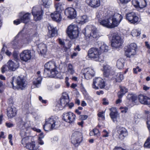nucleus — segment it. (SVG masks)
I'll use <instances>...</instances> for the list:
<instances>
[{
  "label": "nucleus",
  "mask_w": 150,
  "mask_h": 150,
  "mask_svg": "<svg viewBox=\"0 0 150 150\" xmlns=\"http://www.w3.org/2000/svg\"><path fill=\"white\" fill-rule=\"evenodd\" d=\"M102 17V16L100 12L97 13L96 15V18L98 19V22L99 23V21H101V18Z\"/></svg>",
  "instance_id": "5fc2aeb1"
},
{
  "label": "nucleus",
  "mask_w": 150,
  "mask_h": 150,
  "mask_svg": "<svg viewBox=\"0 0 150 150\" xmlns=\"http://www.w3.org/2000/svg\"><path fill=\"white\" fill-rule=\"evenodd\" d=\"M128 92V89L125 87H120V91L118 93V96L119 98H121L125 93Z\"/></svg>",
  "instance_id": "4c0bfd02"
},
{
  "label": "nucleus",
  "mask_w": 150,
  "mask_h": 150,
  "mask_svg": "<svg viewBox=\"0 0 150 150\" xmlns=\"http://www.w3.org/2000/svg\"><path fill=\"white\" fill-rule=\"evenodd\" d=\"M69 80V78L68 77H66L65 78V83L67 86V87H69L70 86L69 83L68 81Z\"/></svg>",
  "instance_id": "69168bd1"
},
{
  "label": "nucleus",
  "mask_w": 150,
  "mask_h": 150,
  "mask_svg": "<svg viewBox=\"0 0 150 150\" xmlns=\"http://www.w3.org/2000/svg\"><path fill=\"white\" fill-rule=\"evenodd\" d=\"M111 111L110 113V116L114 122L117 121V119L119 117V114L117 112L116 109L115 108H112L111 109Z\"/></svg>",
  "instance_id": "cd10ccee"
},
{
  "label": "nucleus",
  "mask_w": 150,
  "mask_h": 150,
  "mask_svg": "<svg viewBox=\"0 0 150 150\" xmlns=\"http://www.w3.org/2000/svg\"><path fill=\"white\" fill-rule=\"evenodd\" d=\"M122 40L121 37L117 35H114L112 38L111 46L114 49L119 48L122 45Z\"/></svg>",
  "instance_id": "9b49d317"
},
{
  "label": "nucleus",
  "mask_w": 150,
  "mask_h": 150,
  "mask_svg": "<svg viewBox=\"0 0 150 150\" xmlns=\"http://www.w3.org/2000/svg\"><path fill=\"white\" fill-rule=\"evenodd\" d=\"M58 42L59 44L60 45L61 47L64 50H65L66 49V47L65 46V44L64 42V40L63 39L61 38H59L58 39Z\"/></svg>",
  "instance_id": "49530a36"
},
{
  "label": "nucleus",
  "mask_w": 150,
  "mask_h": 150,
  "mask_svg": "<svg viewBox=\"0 0 150 150\" xmlns=\"http://www.w3.org/2000/svg\"><path fill=\"white\" fill-rule=\"evenodd\" d=\"M6 126L8 128L12 127L13 126V124L10 122H6Z\"/></svg>",
  "instance_id": "e2e57ef3"
},
{
  "label": "nucleus",
  "mask_w": 150,
  "mask_h": 150,
  "mask_svg": "<svg viewBox=\"0 0 150 150\" xmlns=\"http://www.w3.org/2000/svg\"><path fill=\"white\" fill-rule=\"evenodd\" d=\"M100 1L101 0H86V2L91 7L96 8L100 6Z\"/></svg>",
  "instance_id": "b1692460"
},
{
  "label": "nucleus",
  "mask_w": 150,
  "mask_h": 150,
  "mask_svg": "<svg viewBox=\"0 0 150 150\" xmlns=\"http://www.w3.org/2000/svg\"><path fill=\"white\" fill-rule=\"evenodd\" d=\"M64 15L67 18L73 19L76 16V12L73 8L68 7L65 9Z\"/></svg>",
  "instance_id": "a211bd4d"
},
{
  "label": "nucleus",
  "mask_w": 150,
  "mask_h": 150,
  "mask_svg": "<svg viewBox=\"0 0 150 150\" xmlns=\"http://www.w3.org/2000/svg\"><path fill=\"white\" fill-rule=\"evenodd\" d=\"M43 11L40 7L36 6L33 7L32 13L34 19L35 21L41 19L43 15Z\"/></svg>",
  "instance_id": "1a4fd4ad"
},
{
  "label": "nucleus",
  "mask_w": 150,
  "mask_h": 150,
  "mask_svg": "<svg viewBox=\"0 0 150 150\" xmlns=\"http://www.w3.org/2000/svg\"><path fill=\"white\" fill-rule=\"evenodd\" d=\"M48 34L50 37H54L57 35V30L56 27H54L52 24H49L48 25Z\"/></svg>",
  "instance_id": "393cba45"
},
{
  "label": "nucleus",
  "mask_w": 150,
  "mask_h": 150,
  "mask_svg": "<svg viewBox=\"0 0 150 150\" xmlns=\"http://www.w3.org/2000/svg\"><path fill=\"white\" fill-rule=\"evenodd\" d=\"M117 132L119 134V138L121 140L123 139L128 135L126 129L123 127H119L117 129Z\"/></svg>",
  "instance_id": "a878e982"
},
{
  "label": "nucleus",
  "mask_w": 150,
  "mask_h": 150,
  "mask_svg": "<svg viewBox=\"0 0 150 150\" xmlns=\"http://www.w3.org/2000/svg\"><path fill=\"white\" fill-rule=\"evenodd\" d=\"M147 96H144L142 95H140L139 96V101L142 104L145 105L146 100Z\"/></svg>",
  "instance_id": "a18cd8bd"
},
{
  "label": "nucleus",
  "mask_w": 150,
  "mask_h": 150,
  "mask_svg": "<svg viewBox=\"0 0 150 150\" xmlns=\"http://www.w3.org/2000/svg\"><path fill=\"white\" fill-rule=\"evenodd\" d=\"M120 109L121 110V112L123 113H126L128 110V108L127 107H121L120 108Z\"/></svg>",
  "instance_id": "8fccbe9b"
},
{
  "label": "nucleus",
  "mask_w": 150,
  "mask_h": 150,
  "mask_svg": "<svg viewBox=\"0 0 150 150\" xmlns=\"http://www.w3.org/2000/svg\"><path fill=\"white\" fill-rule=\"evenodd\" d=\"M11 83L13 88H20L22 90L25 89L28 84L27 81L23 77L20 76L13 77Z\"/></svg>",
  "instance_id": "39448f33"
},
{
  "label": "nucleus",
  "mask_w": 150,
  "mask_h": 150,
  "mask_svg": "<svg viewBox=\"0 0 150 150\" xmlns=\"http://www.w3.org/2000/svg\"><path fill=\"white\" fill-rule=\"evenodd\" d=\"M125 61L124 59L120 58L117 61V67L119 69H122L123 67Z\"/></svg>",
  "instance_id": "ea45409f"
},
{
  "label": "nucleus",
  "mask_w": 150,
  "mask_h": 150,
  "mask_svg": "<svg viewBox=\"0 0 150 150\" xmlns=\"http://www.w3.org/2000/svg\"><path fill=\"white\" fill-rule=\"evenodd\" d=\"M51 17L53 21L58 23L60 22L62 19L61 12L55 11L51 14Z\"/></svg>",
  "instance_id": "5701e85b"
},
{
  "label": "nucleus",
  "mask_w": 150,
  "mask_h": 150,
  "mask_svg": "<svg viewBox=\"0 0 150 150\" xmlns=\"http://www.w3.org/2000/svg\"><path fill=\"white\" fill-rule=\"evenodd\" d=\"M84 34L86 39L92 41L94 39H98L100 35L96 27L92 25L87 26L85 29Z\"/></svg>",
  "instance_id": "7ed1b4c3"
},
{
  "label": "nucleus",
  "mask_w": 150,
  "mask_h": 150,
  "mask_svg": "<svg viewBox=\"0 0 150 150\" xmlns=\"http://www.w3.org/2000/svg\"><path fill=\"white\" fill-rule=\"evenodd\" d=\"M150 88V87L148 86L145 85H143V89L144 91H147L149 90Z\"/></svg>",
  "instance_id": "0e129e2a"
},
{
  "label": "nucleus",
  "mask_w": 150,
  "mask_h": 150,
  "mask_svg": "<svg viewBox=\"0 0 150 150\" xmlns=\"http://www.w3.org/2000/svg\"><path fill=\"white\" fill-rule=\"evenodd\" d=\"M30 15V13H27L23 15V16L20 17V18L22 22L27 23L29 22Z\"/></svg>",
  "instance_id": "f704fd0d"
},
{
  "label": "nucleus",
  "mask_w": 150,
  "mask_h": 150,
  "mask_svg": "<svg viewBox=\"0 0 150 150\" xmlns=\"http://www.w3.org/2000/svg\"><path fill=\"white\" fill-rule=\"evenodd\" d=\"M55 11L61 12L64 8V4L61 2L55 3L54 4Z\"/></svg>",
  "instance_id": "72a5a7b5"
},
{
  "label": "nucleus",
  "mask_w": 150,
  "mask_h": 150,
  "mask_svg": "<svg viewBox=\"0 0 150 150\" xmlns=\"http://www.w3.org/2000/svg\"><path fill=\"white\" fill-rule=\"evenodd\" d=\"M45 124L43 125L44 130L49 132L54 129H57L60 127L61 123L57 116H52L45 119Z\"/></svg>",
  "instance_id": "f03ea898"
},
{
  "label": "nucleus",
  "mask_w": 150,
  "mask_h": 150,
  "mask_svg": "<svg viewBox=\"0 0 150 150\" xmlns=\"http://www.w3.org/2000/svg\"><path fill=\"white\" fill-rule=\"evenodd\" d=\"M100 51L101 53L103 52H107L108 50V46L103 42L100 43Z\"/></svg>",
  "instance_id": "58836bf2"
},
{
  "label": "nucleus",
  "mask_w": 150,
  "mask_h": 150,
  "mask_svg": "<svg viewBox=\"0 0 150 150\" xmlns=\"http://www.w3.org/2000/svg\"><path fill=\"white\" fill-rule=\"evenodd\" d=\"M40 72L38 71L37 73V76L33 79L32 88H39L40 86L42 78L40 75Z\"/></svg>",
  "instance_id": "aec40b11"
},
{
  "label": "nucleus",
  "mask_w": 150,
  "mask_h": 150,
  "mask_svg": "<svg viewBox=\"0 0 150 150\" xmlns=\"http://www.w3.org/2000/svg\"><path fill=\"white\" fill-rule=\"evenodd\" d=\"M99 117V120H103L105 119L104 112L103 111H102L99 112L98 114Z\"/></svg>",
  "instance_id": "09e8293b"
},
{
  "label": "nucleus",
  "mask_w": 150,
  "mask_h": 150,
  "mask_svg": "<svg viewBox=\"0 0 150 150\" xmlns=\"http://www.w3.org/2000/svg\"><path fill=\"white\" fill-rule=\"evenodd\" d=\"M74 5L75 7L76 8H79L80 7V4L79 1H75L74 2Z\"/></svg>",
  "instance_id": "052dcab7"
},
{
  "label": "nucleus",
  "mask_w": 150,
  "mask_h": 150,
  "mask_svg": "<svg viewBox=\"0 0 150 150\" xmlns=\"http://www.w3.org/2000/svg\"><path fill=\"white\" fill-rule=\"evenodd\" d=\"M132 3L136 8L140 9L146 7L147 5L146 0H132Z\"/></svg>",
  "instance_id": "4be33fe9"
},
{
  "label": "nucleus",
  "mask_w": 150,
  "mask_h": 150,
  "mask_svg": "<svg viewBox=\"0 0 150 150\" xmlns=\"http://www.w3.org/2000/svg\"><path fill=\"white\" fill-rule=\"evenodd\" d=\"M79 23L81 24H84L89 21V17L87 15H85L81 16L79 18Z\"/></svg>",
  "instance_id": "c9c22d12"
},
{
  "label": "nucleus",
  "mask_w": 150,
  "mask_h": 150,
  "mask_svg": "<svg viewBox=\"0 0 150 150\" xmlns=\"http://www.w3.org/2000/svg\"><path fill=\"white\" fill-rule=\"evenodd\" d=\"M141 71V69H140L138 67H137L136 68L133 69V72L135 74H137L138 71L140 72Z\"/></svg>",
  "instance_id": "4d7b16f0"
},
{
  "label": "nucleus",
  "mask_w": 150,
  "mask_h": 150,
  "mask_svg": "<svg viewBox=\"0 0 150 150\" xmlns=\"http://www.w3.org/2000/svg\"><path fill=\"white\" fill-rule=\"evenodd\" d=\"M141 34V31L139 29H133L131 32V34L133 37H137Z\"/></svg>",
  "instance_id": "37998d69"
},
{
  "label": "nucleus",
  "mask_w": 150,
  "mask_h": 150,
  "mask_svg": "<svg viewBox=\"0 0 150 150\" xmlns=\"http://www.w3.org/2000/svg\"><path fill=\"white\" fill-rule=\"evenodd\" d=\"M67 33L68 36L71 39L76 38L79 33V31L77 25L71 24L67 27Z\"/></svg>",
  "instance_id": "423d86ee"
},
{
  "label": "nucleus",
  "mask_w": 150,
  "mask_h": 150,
  "mask_svg": "<svg viewBox=\"0 0 150 150\" xmlns=\"http://www.w3.org/2000/svg\"><path fill=\"white\" fill-rule=\"evenodd\" d=\"M38 142L39 144L42 145L44 144L43 141L42 140V139L40 138L38 139Z\"/></svg>",
  "instance_id": "774afa93"
},
{
  "label": "nucleus",
  "mask_w": 150,
  "mask_h": 150,
  "mask_svg": "<svg viewBox=\"0 0 150 150\" xmlns=\"http://www.w3.org/2000/svg\"><path fill=\"white\" fill-rule=\"evenodd\" d=\"M126 18L129 23L133 24L137 23L139 21V18L134 12L127 13L126 15Z\"/></svg>",
  "instance_id": "4468645a"
},
{
  "label": "nucleus",
  "mask_w": 150,
  "mask_h": 150,
  "mask_svg": "<svg viewBox=\"0 0 150 150\" xmlns=\"http://www.w3.org/2000/svg\"><path fill=\"white\" fill-rule=\"evenodd\" d=\"M32 129L34 131H36L37 132H41V130L39 129H37L36 128H31L30 127H28V128L25 129H26V132L25 131H24V132L23 131H21V136L23 137V134H24V133H28L29 132V131H28V130H30V129Z\"/></svg>",
  "instance_id": "a19ab883"
},
{
  "label": "nucleus",
  "mask_w": 150,
  "mask_h": 150,
  "mask_svg": "<svg viewBox=\"0 0 150 150\" xmlns=\"http://www.w3.org/2000/svg\"><path fill=\"white\" fill-rule=\"evenodd\" d=\"M105 86L104 80L100 78H96L93 79L92 87L96 89H98L99 88H102Z\"/></svg>",
  "instance_id": "ddd939ff"
},
{
  "label": "nucleus",
  "mask_w": 150,
  "mask_h": 150,
  "mask_svg": "<svg viewBox=\"0 0 150 150\" xmlns=\"http://www.w3.org/2000/svg\"><path fill=\"white\" fill-rule=\"evenodd\" d=\"M69 102L68 95L66 93H64L61 98L60 103L58 104L56 106L59 108V110H62L64 107L67 105Z\"/></svg>",
  "instance_id": "f8f14e48"
},
{
  "label": "nucleus",
  "mask_w": 150,
  "mask_h": 150,
  "mask_svg": "<svg viewBox=\"0 0 150 150\" xmlns=\"http://www.w3.org/2000/svg\"><path fill=\"white\" fill-rule=\"evenodd\" d=\"M131 0H120V3L123 4H126L129 2Z\"/></svg>",
  "instance_id": "bf43d9fd"
},
{
  "label": "nucleus",
  "mask_w": 150,
  "mask_h": 150,
  "mask_svg": "<svg viewBox=\"0 0 150 150\" xmlns=\"http://www.w3.org/2000/svg\"><path fill=\"white\" fill-rule=\"evenodd\" d=\"M45 69L44 70V74H46V76L49 75V72H50L51 76L53 77H56L58 74L59 72L57 70L58 65L54 62L49 61L45 65Z\"/></svg>",
  "instance_id": "20e7f679"
},
{
  "label": "nucleus",
  "mask_w": 150,
  "mask_h": 150,
  "mask_svg": "<svg viewBox=\"0 0 150 150\" xmlns=\"http://www.w3.org/2000/svg\"><path fill=\"white\" fill-rule=\"evenodd\" d=\"M115 79L117 82H121L124 79L123 74L120 72L117 73Z\"/></svg>",
  "instance_id": "79ce46f5"
},
{
  "label": "nucleus",
  "mask_w": 150,
  "mask_h": 150,
  "mask_svg": "<svg viewBox=\"0 0 150 150\" xmlns=\"http://www.w3.org/2000/svg\"><path fill=\"white\" fill-rule=\"evenodd\" d=\"M137 49V45L132 43L127 45L125 50V54L127 57H131L135 55Z\"/></svg>",
  "instance_id": "0eeeda50"
},
{
  "label": "nucleus",
  "mask_w": 150,
  "mask_h": 150,
  "mask_svg": "<svg viewBox=\"0 0 150 150\" xmlns=\"http://www.w3.org/2000/svg\"><path fill=\"white\" fill-rule=\"evenodd\" d=\"M30 41V38H25L19 41L18 42L13 44V47L15 49H19L21 48L23 46H25L27 44L29 43Z\"/></svg>",
  "instance_id": "412c9836"
},
{
  "label": "nucleus",
  "mask_w": 150,
  "mask_h": 150,
  "mask_svg": "<svg viewBox=\"0 0 150 150\" xmlns=\"http://www.w3.org/2000/svg\"><path fill=\"white\" fill-rule=\"evenodd\" d=\"M146 100L145 101V105L150 104V98L147 96Z\"/></svg>",
  "instance_id": "338daca9"
},
{
  "label": "nucleus",
  "mask_w": 150,
  "mask_h": 150,
  "mask_svg": "<svg viewBox=\"0 0 150 150\" xmlns=\"http://www.w3.org/2000/svg\"><path fill=\"white\" fill-rule=\"evenodd\" d=\"M8 69H9L8 67L6 65H4L1 68V72L3 73H4L6 71H7Z\"/></svg>",
  "instance_id": "3c124183"
},
{
  "label": "nucleus",
  "mask_w": 150,
  "mask_h": 150,
  "mask_svg": "<svg viewBox=\"0 0 150 150\" xmlns=\"http://www.w3.org/2000/svg\"><path fill=\"white\" fill-rule=\"evenodd\" d=\"M67 71L71 74H73L75 72L74 69L72 65L71 64H68L67 65Z\"/></svg>",
  "instance_id": "c03bdc74"
},
{
  "label": "nucleus",
  "mask_w": 150,
  "mask_h": 150,
  "mask_svg": "<svg viewBox=\"0 0 150 150\" xmlns=\"http://www.w3.org/2000/svg\"><path fill=\"white\" fill-rule=\"evenodd\" d=\"M33 139V138L31 137L27 136L23 137L21 140V144L25 147V146L27 145Z\"/></svg>",
  "instance_id": "473e14b6"
},
{
  "label": "nucleus",
  "mask_w": 150,
  "mask_h": 150,
  "mask_svg": "<svg viewBox=\"0 0 150 150\" xmlns=\"http://www.w3.org/2000/svg\"><path fill=\"white\" fill-rule=\"evenodd\" d=\"M25 122L23 121H21V122L19 126L20 128L21 129H24L25 128Z\"/></svg>",
  "instance_id": "13d9d810"
},
{
  "label": "nucleus",
  "mask_w": 150,
  "mask_h": 150,
  "mask_svg": "<svg viewBox=\"0 0 150 150\" xmlns=\"http://www.w3.org/2000/svg\"><path fill=\"white\" fill-rule=\"evenodd\" d=\"M8 68L9 70L12 71H15L18 67V64L16 61H13L9 60L8 62Z\"/></svg>",
  "instance_id": "bb28decb"
},
{
  "label": "nucleus",
  "mask_w": 150,
  "mask_h": 150,
  "mask_svg": "<svg viewBox=\"0 0 150 150\" xmlns=\"http://www.w3.org/2000/svg\"><path fill=\"white\" fill-rule=\"evenodd\" d=\"M25 147L30 150H36L38 149L36 146L35 142L33 141V139L27 145L25 146Z\"/></svg>",
  "instance_id": "2f4dec72"
},
{
  "label": "nucleus",
  "mask_w": 150,
  "mask_h": 150,
  "mask_svg": "<svg viewBox=\"0 0 150 150\" xmlns=\"http://www.w3.org/2000/svg\"><path fill=\"white\" fill-rule=\"evenodd\" d=\"M101 54L100 51L97 48L93 47L88 51V56L91 59L97 61H100V56Z\"/></svg>",
  "instance_id": "6e6552de"
},
{
  "label": "nucleus",
  "mask_w": 150,
  "mask_h": 150,
  "mask_svg": "<svg viewBox=\"0 0 150 150\" xmlns=\"http://www.w3.org/2000/svg\"><path fill=\"white\" fill-rule=\"evenodd\" d=\"M137 96L135 94L133 93L129 94L127 96V99L130 102H136L137 99Z\"/></svg>",
  "instance_id": "e433bc0d"
},
{
  "label": "nucleus",
  "mask_w": 150,
  "mask_h": 150,
  "mask_svg": "<svg viewBox=\"0 0 150 150\" xmlns=\"http://www.w3.org/2000/svg\"><path fill=\"white\" fill-rule=\"evenodd\" d=\"M16 113V110L15 108L9 107L7 109V114L9 118H11L15 116Z\"/></svg>",
  "instance_id": "c85d7f7f"
},
{
  "label": "nucleus",
  "mask_w": 150,
  "mask_h": 150,
  "mask_svg": "<svg viewBox=\"0 0 150 150\" xmlns=\"http://www.w3.org/2000/svg\"><path fill=\"white\" fill-rule=\"evenodd\" d=\"M90 134L91 136L96 135L97 136H98L100 135V133L98 129H93L92 131L90 132Z\"/></svg>",
  "instance_id": "de8ad7c7"
},
{
  "label": "nucleus",
  "mask_w": 150,
  "mask_h": 150,
  "mask_svg": "<svg viewBox=\"0 0 150 150\" xmlns=\"http://www.w3.org/2000/svg\"><path fill=\"white\" fill-rule=\"evenodd\" d=\"M88 117L87 115H81L80 116V118L82 120H85L87 119Z\"/></svg>",
  "instance_id": "680f3d73"
},
{
  "label": "nucleus",
  "mask_w": 150,
  "mask_h": 150,
  "mask_svg": "<svg viewBox=\"0 0 150 150\" xmlns=\"http://www.w3.org/2000/svg\"><path fill=\"white\" fill-rule=\"evenodd\" d=\"M76 118V115L71 112L64 113L63 114V119L65 122L69 123L74 122Z\"/></svg>",
  "instance_id": "2eb2a0df"
},
{
  "label": "nucleus",
  "mask_w": 150,
  "mask_h": 150,
  "mask_svg": "<svg viewBox=\"0 0 150 150\" xmlns=\"http://www.w3.org/2000/svg\"><path fill=\"white\" fill-rule=\"evenodd\" d=\"M83 74L85 79L89 80L94 76L95 71L92 68H87L83 70Z\"/></svg>",
  "instance_id": "6ab92c4d"
},
{
  "label": "nucleus",
  "mask_w": 150,
  "mask_h": 150,
  "mask_svg": "<svg viewBox=\"0 0 150 150\" xmlns=\"http://www.w3.org/2000/svg\"><path fill=\"white\" fill-rule=\"evenodd\" d=\"M38 51L41 54H45L47 51V46L45 44L41 43L38 45Z\"/></svg>",
  "instance_id": "c756f323"
},
{
  "label": "nucleus",
  "mask_w": 150,
  "mask_h": 150,
  "mask_svg": "<svg viewBox=\"0 0 150 150\" xmlns=\"http://www.w3.org/2000/svg\"><path fill=\"white\" fill-rule=\"evenodd\" d=\"M21 22H22L20 18L19 19H18L14 20L13 22V24L16 25L19 24Z\"/></svg>",
  "instance_id": "864d4df0"
},
{
  "label": "nucleus",
  "mask_w": 150,
  "mask_h": 150,
  "mask_svg": "<svg viewBox=\"0 0 150 150\" xmlns=\"http://www.w3.org/2000/svg\"><path fill=\"white\" fill-rule=\"evenodd\" d=\"M21 60L25 62H28L32 58V55L30 50H25L22 51L20 54Z\"/></svg>",
  "instance_id": "dca6fc26"
},
{
  "label": "nucleus",
  "mask_w": 150,
  "mask_h": 150,
  "mask_svg": "<svg viewBox=\"0 0 150 150\" xmlns=\"http://www.w3.org/2000/svg\"><path fill=\"white\" fill-rule=\"evenodd\" d=\"M122 16L117 12L112 13L109 17L99 21L100 24L108 28H112L118 26L122 19Z\"/></svg>",
  "instance_id": "f257e3e1"
},
{
  "label": "nucleus",
  "mask_w": 150,
  "mask_h": 150,
  "mask_svg": "<svg viewBox=\"0 0 150 150\" xmlns=\"http://www.w3.org/2000/svg\"><path fill=\"white\" fill-rule=\"evenodd\" d=\"M39 3L40 4L47 8H50L52 4L51 0H39Z\"/></svg>",
  "instance_id": "7c9ffc66"
},
{
  "label": "nucleus",
  "mask_w": 150,
  "mask_h": 150,
  "mask_svg": "<svg viewBox=\"0 0 150 150\" xmlns=\"http://www.w3.org/2000/svg\"><path fill=\"white\" fill-rule=\"evenodd\" d=\"M8 138L9 140V142L11 144V146L13 145V143L12 141V135L11 134H9L8 135Z\"/></svg>",
  "instance_id": "6e6d98bb"
},
{
  "label": "nucleus",
  "mask_w": 150,
  "mask_h": 150,
  "mask_svg": "<svg viewBox=\"0 0 150 150\" xmlns=\"http://www.w3.org/2000/svg\"><path fill=\"white\" fill-rule=\"evenodd\" d=\"M102 133L103 137H107L109 136V133L105 130H103Z\"/></svg>",
  "instance_id": "603ef678"
},
{
  "label": "nucleus",
  "mask_w": 150,
  "mask_h": 150,
  "mask_svg": "<svg viewBox=\"0 0 150 150\" xmlns=\"http://www.w3.org/2000/svg\"><path fill=\"white\" fill-rule=\"evenodd\" d=\"M82 138L81 133L79 132H74L71 137L72 143L75 147L78 146L82 140Z\"/></svg>",
  "instance_id": "9d476101"
},
{
  "label": "nucleus",
  "mask_w": 150,
  "mask_h": 150,
  "mask_svg": "<svg viewBox=\"0 0 150 150\" xmlns=\"http://www.w3.org/2000/svg\"><path fill=\"white\" fill-rule=\"evenodd\" d=\"M103 74L106 77H108L114 74L115 71L113 67L106 63L104 64L103 66Z\"/></svg>",
  "instance_id": "f3484780"
}]
</instances>
